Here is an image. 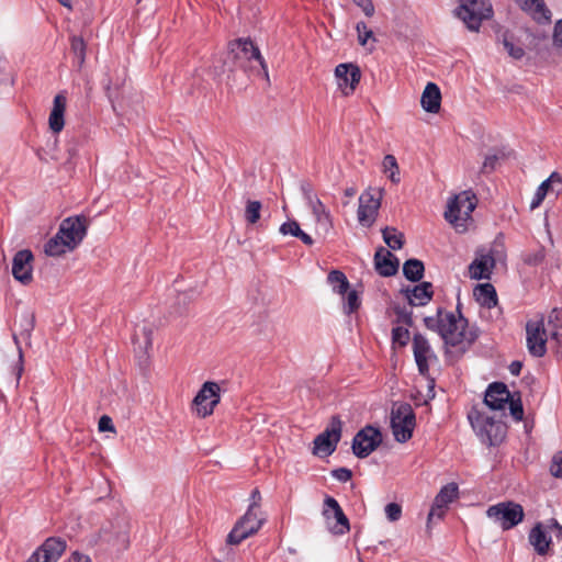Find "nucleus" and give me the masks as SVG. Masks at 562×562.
Returning <instances> with one entry per match:
<instances>
[{
    "mask_svg": "<svg viewBox=\"0 0 562 562\" xmlns=\"http://www.w3.org/2000/svg\"><path fill=\"white\" fill-rule=\"evenodd\" d=\"M307 205L312 210V213L315 216L317 224L322 225L325 231L331 228L333 222L330 213L317 196L308 201Z\"/></svg>",
    "mask_w": 562,
    "mask_h": 562,
    "instance_id": "2f4dec72",
    "label": "nucleus"
},
{
    "mask_svg": "<svg viewBox=\"0 0 562 562\" xmlns=\"http://www.w3.org/2000/svg\"><path fill=\"white\" fill-rule=\"evenodd\" d=\"M382 236L384 243L393 250L401 249L404 245V234L398 233L395 227H384Z\"/></svg>",
    "mask_w": 562,
    "mask_h": 562,
    "instance_id": "c9c22d12",
    "label": "nucleus"
},
{
    "mask_svg": "<svg viewBox=\"0 0 562 562\" xmlns=\"http://www.w3.org/2000/svg\"><path fill=\"white\" fill-rule=\"evenodd\" d=\"M456 15L460 18L471 31H479L484 19L491 18L493 10L488 0H460Z\"/></svg>",
    "mask_w": 562,
    "mask_h": 562,
    "instance_id": "39448f33",
    "label": "nucleus"
},
{
    "mask_svg": "<svg viewBox=\"0 0 562 562\" xmlns=\"http://www.w3.org/2000/svg\"><path fill=\"white\" fill-rule=\"evenodd\" d=\"M401 293L407 299L411 306H425L434 296L432 284L428 281L420 282L413 288H403Z\"/></svg>",
    "mask_w": 562,
    "mask_h": 562,
    "instance_id": "412c9836",
    "label": "nucleus"
},
{
    "mask_svg": "<svg viewBox=\"0 0 562 562\" xmlns=\"http://www.w3.org/2000/svg\"><path fill=\"white\" fill-rule=\"evenodd\" d=\"M300 231V224L295 220L284 222L279 228V232L282 235H292L294 237H297V235L301 234Z\"/></svg>",
    "mask_w": 562,
    "mask_h": 562,
    "instance_id": "603ef678",
    "label": "nucleus"
},
{
    "mask_svg": "<svg viewBox=\"0 0 562 562\" xmlns=\"http://www.w3.org/2000/svg\"><path fill=\"white\" fill-rule=\"evenodd\" d=\"M425 272V266L422 260L416 258L407 259L403 265V274L411 282L422 280Z\"/></svg>",
    "mask_w": 562,
    "mask_h": 562,
    "instance_id": "473e14b6",
    "label": "nucleus"
},
{
    "mask_svg": "<svg viewBox=\"0 0 562 562\" xmlns=\"http://www.w3.org/2000/svg\"><path fill=\"white\" fill-rule=\"evenodd\" d=\"M112 527L117 529L113 536L108 529L103 528L101 530V537L104 541L115 546L117 550L126 549L130 543L127 525L122 521H116Z\"/></svg>",
    "mask_w": 562,
    "mask_h": 562,
    "instance_id": "393cba45",
    "label": "nucleus"
},
{
    "mask_svg": "<svg viewBox=\"0 0 562 562\" xmlns=\"http://www.w3.org/2000/svg\"><path fill=\"white\" fill-rule=\"evenodd\" d=\"M468 419L480 440L490 446H499L507 435V425L502 420L485 416L477 409L468 414Z\"/></svg>",
    "mask_w": 562,
    "mask_h": 562,
    "instance_id": "7ed1b4c3",
    "label": "nucleus"
},
{
    "mask_svg": "<svg viewBox=\"0 0 562 562\" xmlns=\"http://www.w3.org/2000/svg\"><path fill=\"white\" fill-rule=\"evenodd\" d=\"M347 296L344 299V312L348 315L357 312L361 305V300L356 290H348Z\"/></svg>",
    "mask_w": 562,
    "mask_h": 562,
    "instance_id": "a19ab883",
    "label": "nucleus"
},
{
    "mask_svg": "<svg viewBox=\"0 0 562 562\" xmlns=\"http://www.w3.org/2000/svg\"><path fill=\"white\" fill-rule=\"evenodd\" d=\"M476 206V196L472 191H463L454 195L448 203V210L445 212V218L459 226V221H467Z\"/></svg>",
    "mask_w": 562,
    "mask_h": 562,
    "instance_id": "1a4fd4ad",
    "label": "nucleus"
},
{
    "mask_svg": "<svg viewBox=\"0 0 562 562\" xmlns=\"http://www.w3.org/2000/svg\"><path fill=\"white\" fill-rule=\"evenodd\" d=\"M331 476L339 482H348L352 477L351 470L347 468H338L331 471Z\"/></svg>",
    "mask_w": 562,
    "mask_h": 562,
    "instance_id": "13d9d810",
    "label": "nucleus"
},
{
    "mask_svg": "<svg viewBox=\"0 0 562 562\" xmlns=\"http://www.w3.org/2000/svg\"><path fill=\"white\" fill-rule=\"evenodd\" d=\"M497 161H498V156L497 155H488V156H486L484 161H483L481 171L483 173H488V172L493 171L496 168Z\"/></svg>",
    "mask_w": 562,
    "mask_h": 562,
    "instance_id": "052dcab7",
    "label": "nucleus"
},
{
    "mask_svg": "<svg viewBox=\"0 0 562 562\" xmlns=\"http://www.w3.org/2000/svg\"><path fill=\"white\" fill-rule=\"evenodd\" d=\"M551 190H553V187L549 184V181H542L541 184L537 188L530 202V210L539 207Z\"/></svg>",
    "mask_w": 562,
    "mask_h": 562,
    "instance_id": "37998d69",
    "label": "nucleus"
},
{
    "mask_svg": "<svg viewBox=\"0 0 562 562\" xmlns=\"http://www.w3.org/2000/svg\"><path fill=\"white\" fill-rule=\"evenodd\" d=\"M441 92L434 82H428L420 98L423 109L428 113H438L440 110Z\"/></svg>",
    "mask_w": 562,
    "mask_h": 562,
    "instance_id": "a878e982",
    "label": "nucleus"
},
{
    "mask_svg": "<svg viewBox=\"0 0 562 562\" xmlns=\"http://www.w3.org/2000/svg\"><path fill=\"white\" fill-rule=\"evenodd\" d=\"M252 530L254 529L251 528L245 529L243 526L236 522L231 532L227 535L226 546L220 550V554H223V557L218 559V562H234L229 557L231 549L228 546L239 544L243 540L251 536Z\"/></svg>",
    "mask_w": 562,
    "mask_h": 562,
    "instance_id": "b1692460",
    "label": "nucleus"
},
{
    "mask_svg": "<svg viewBox=\"0 0 562 562\" xmlns=\"http://www.w3.org/2000/svg\"><path fill=\"white\" fill-rule=\"evenodd\" d=\"M384 512L390 521H397L402 516V506L397 503H389Z\"/></svg>",
    "mask_w": 562,
    "mask_h": 562,
    "instance_id": "864d4df0",
    "label": "nucleus"
},
{
    "mask_svg": "<svg viewBox=\"0 0 562 562\" xmlns=\"http://www.w3.org/2000/svg\"><path fill=\"white\" fill-rule=\"evenodd\" d=\"M70 50L77 59L80 69L86 60L87 44L81 36L72 35L70 37Z\"/></svg>",
    "mask_w": 562,
    "mask_h": 562,
    "instance_id": "e433bc0d",
    "label": "nucleus"
},
{
    "mask_svg": "<svg viewBox=\"0 0 562 562\" xmlns=\"http://www.w3.org/2000/svg\"><path fill=\"white\" fill-rule=\"evenodd\" d=\"M409 330L403 326H396L392 329V341L397 344L400 347H405L409 341Z\"/></svg>",
    "mask_w": 562,
    "mask_h": 562,
    "instance_id": "a18cd8bd",
    "label": "nucleus"
},
{
    "mask_svg": "<svg viewBox=\"0 0 562 562\" xmlns=\"http://www.w3.org/2000/svg\"><path fill=\"white\" fill-rule=\"evenodd\" d=\"M390 423L394 439L401 443L407 442L412 438L416 425V416L411 404L394 405Z\"/></svg>",
    "mask_w": 562,
    "mask_h": 562,
    "instance_id": "20e7f679",
    "label": "nucleus"
},
{
    "mask_svg": "<svg viewBox=\"0 0 562 562\" xmlns=\"http://www.w3.org/2000/svg\"><path fill=\"white\" fill-rule=\"evenodd\" d=\"M382 441L381 430L372 425H367L355 435L351 443L352 453L359 459H364L376 450Z\"/></svg>",
    "mask_w": 562,
    "mask_h": 562,
    "instance_id": "9d476101",
    "label": "nucleus"
},
{
    "mask_svg": "<svg viewBox=\"0 0 562 562\" xmlns=\"http://www.w3.org/2000/svg\"><path fill=\"white\" fill-rule=\"evenodd\" d=\"M66 562H91L88 555L74 552Z\"/></svg>",
    "mask_w": 562,
    "mask_h": 562,
    "instance_id": "338daca9",
    "label": "nucleus"
},
{
    "mask_svg": "<svg viewBox=\"0 0 562 562\" xmlns=\"http://www.w3.org/2000/svg\"><path fill=\"white\" fill-rule=\"evenodd\" d=\"M561 321H562V310L554 307L548 316V325L551 328L562 327Z\"/></svg>",
    "mask_w": 562,
    "mask_h": 562,
    "instance_id": "4d7b16f0",
    "label": "nucleus"
},
{
    "mask_svg": "<svg viewBox=\"0 0 562 562\" xmlns=\"http://www.w3.org/2000/svg\"><path fill=\"white\" fill-rule=\"evenodd\" d=\"M503 46L510 57L514 59H521L525 55V50L521 46L515 45L507 35L503 37Z\"/></svg>",
    "mask_w": 562,
    "mask_h": 562,
    "instance_id": "de8ad7c7",
    "label": "nucleus"
},
{
    "mask_svg": "<svg viewBox=\"0 0 562 562\" xmlns=\"http://www.w3.org/2000/svg\"><path fill=\"white\" fill-rule=\"evenodd\" d=\"M550 337L552 340H555L558 344L562 342V327L551 328Z\"/></svg>",
    "mask_w": 562,
    "mask_h": 562,
    "instance_id": "774afa93",
    "label": "nucleus"
},
{
    "mask_svg": "<svg viewBox=\"0 0 562 562\" xmlns=\"http://www.w3.org/2000/svg\"><path fill=\"white\" fill-rule=\"evenodd\" d=\"M327 282L331 285L335 293L342 296L350 288V283L346 274L340 270H331L327 276Z\"/></svg>",
    "mask_w": 562,
    "mask_h": 562,
    "instance_id": "f704fd0d",
    "label": "nucleus"
},
{
    "mask_svg": "<svg viewBox=\"0 0 562 562\" xmlns=\"http://www.w3.org/2000/svg\"><path fill=\"white\" fill-rule=\"evenodd\" d=\"M135 351L146 353L153 346V328L150 325H137L132 337Z\"/></svg>",
    "mask_w": 562,
    "mask_h": 562,
    "instance_id": "cd10ccee",
    "label": "nucleus"
},
{
    "mask_svg": "<svg viewBox=\"0 0 562 562\" xmlns=\"http://www.w3.org/2000/svg\"><path fill=\"white\" fill-rule=\"evenodd\" d=\"M495 260L492 256H484L481 259L473 260L469 266L470 278L473 280L490 279L491 269Z\"/></svg>",
    "mask_w": 562,
    "mask_h": 562,
    "instance_id": "c756f323",
    "label": "nucleus"
},
{
    "mask_svg": "<svg viewBox=\"0 0 562 562\" xmlns=\"http://www.w3.org/2000/svg\"><path fill=\"white\" fill-rule=\"evenodd\" d=\"M424 324L427 329L436 331L446 347L445 353H450L449 348H454L460 356L464 355L477 340L480 330L476 326L469 325V319L462 313L457 316L453 312L437 308L436 316H426Z\"/></svg>",
    "mask_w": 562,
    "mask_h": 562,
    "instance_id": "f257e3e1",
    "label": "nucleus"
},
{
    "mask_svg": "<svg viewBox=\"0 0 562 562\" xmlns=\"http://www.w3.org/2000/svg\"><path fill=\"white\" fill-rule=\"evenodd\" d=\"M459 495V487L456 483H448L443 485L439 493L436 495L431 508L428 513V525L436 517L442 519L448 505L452 503Z\"/></svg>",
    "mask_w": 562,
    "mask_h": 562,
    "instance_id": "dca6fc26",
    "label": "nucleus"
},
{
    "mask_svg": "<svg viewBox=\"0 0 562 562\" xmlns=\"http://www.w3.org/2000/svg\"><path fill=\"white\" fill-rule=\"evenodd\" d=\"M66 103V97L60 93L54 98L53 109L48 119L49 127L54 133H59L64 128Z\"/></svg>",
    "mask_w": 562,
    "mask_h": 562,
    "instance_id": "bb28decb",
    "label": "nucleus"
},
{
    "mask_svg": "<svg viewBox=\"0 0 562 562\" xmlns=\"http://www.w3.org/2000/svg\"><path fill=\"white\" fill-rule=\"evenodd\" d=\"M341 432L342 422L339 416L335 415L330 418L325 430L315 437L313 453L318 457H329L333 454L340 441Z\"/></svg>",
    "mask_w": 562,
    "mask_h": 562,
    "instance_id": "6e6552de",
    "label": "nucleus"
},
{
    "mask_svg": "<svg viewBox=\"0 0 562 562\" xmlns=\"http://www.w3.org/2000/svg\"><path fill=\"white\" fill-rule=\"evenodd\" d=\"M509 407V414L516 422H521L524 418V406L521 402V396L519 392H515L512 394V400L507 402Z\"/></svg>",
    "mask_w": 562,
    "mask_h": 562,
    "instance_id": "58836bf2",
    "label": "nucleus"
},
{
    "mask_svg": "<svg viewBox=\"0 0 562 562\" xmlns=\"http://www.w3.org/2000/svg\"><path fill=\"white\" fill-rule=\"evenodd\" d=\"M473 294L480 305L492 308L497 304L496 290L491 283H481L474 288Z\"/></svg>",
    "mask_w": 562,
    "mask_h": 562,
    "instance_id": "7c9ffc66",
    "label": "nucleus"
},
{
    "mask_svg": "<svg viewBox=\"0 0 562 562\" xmlns=\"http://www.w3.org/2000/svg\"><path fill=\"white\" fill-rule=\"evenodd\" d=\"M35 327V313L33 311H25L21 315L20 322V336L30 340L32 331Z\"/></svg>",
    "mask_w": 562,
    "mask_h": 562,
    "instance_id": "4c0bfd02",
    "label": "nucleus"
},
{
    "mask_svg": "<svg viewBox=\"0 0 562 562\" xmlns=\"http://www.w3.org/2000/svg\"><path fill=\"white\" fill-rule=\"evenodd\" d=\"M393 311L394 314L396 315V324H404L407 327H412L414 325L412 310H408L405 306L396 304L393 306Z\"/></svg>",
    "mask_w": 562,
    "mask_h": 562,
    "instance_id": "79ce46f5",
    "label": "nucleus"
},
{
    "mask_svg": "<svg viewBox=\"0 0 562 562\" xmlns=\"http://www.w3.org/2000/svg\"><path fill=\"white\" fill-rule=\"evenodd\" d=\"M353 3L361 8V10L363 11V13L367 15V16H372L375 12V9H374V5L372 3V0H352Z\"/></svg>",
    "mask_w": 562,
    "mask_h": 562,
    "instance_id": "bf43d9fd",
    "label": "nucleus"
},
{
    "mask_svg": "<svg viewBox=\"0 0 562 562\" xmlns=\"http://www.w3.org/2000/svg\"><path fill=\"white\" fill-rule=\"evenodd\" d=\"M550 472L554 477H562V450L554 453L550 465Z\"/></svg>",
    "mask_w": 562,
    "mask_h": 562,
    "instance_id": "5fc2aeb1",
    "label": "nucleus"
},
{
    "mask_svg": "<svg viewBox=\"0 0 562 562\" xmlns=\"http://www.w3.org/2000/svg\"><path fill=\"white\" fill-rule=\"evenodd\" d=\"M57 233L69 244V249L74 250L87 234V218L85 216L65 218Z\"/></svg>",
    "mask_w": 562,
    "mask_h": 562,
    "instance_id": "ddd939ff",
    "label": "nucleus"
},
{
    "mask_svg": "<svg viewBox=\"0 0 562 562\" xmlns=\"http://www.w3.org/2000/svg\"><path fill=\"white\" fill-rule=\"evenodd\" d=\"M69 249V244L57 233L54 237L49 238L44 245V251L47 256L58 257Z\"/></svg>",
    "mask_w": 562,
    "mask_h": 562,
    "instance_id": "72a5a7b5",
    "label": "nucleus"
},
{
    "mask_svg": "<svg viewBox=\"0 0 562 562\" xmlns=\"http://www.w3.org/2000/svg\"><path fill=\"white\" fill-rule=\"evenodd\" d=\"M526 336L529 353L536 358L543 357L547 352V333L543 316L539 321L527 322Z\"/></svg>",
    "mask_w": 562,
    "mask_h": 562,
    "instance_id": "f8f14e48",
    "label": "nucleus"
},
{
    "mask_svg": "<svg viewBox=\"0 0 562 562\" xmlns=\"http://www.w3.org/2000/svg\"><path fill=\"white\" fill-rule=\"evenodd\" d=\"M335 75L339 79V87L346 95L355 91L361 79L360 68L353 64H339L335 69Z\"/></svg>",
    "mask_w": 562,
    "mask_h": 562,
    "instance_id": "aec40b11",
    "label": "nucleus"
},
{
    "mask_svg": "<svg viewBox=\"0 0 562 562\" xmlns=\"http://www.w3.org/2000/svg\"><path fill=\"white\" fill-rule=\"evenodd\" d=\"M99 430L100 431H114V425L112 418L108 415H103L99 419Z\"/></svg>",
    "mask_w": 562,
    "mask_h": 562,
    "instance_id": "e2e57ef3",
    "label": "nucleus"
},
{
    "mask_svg": "<svg viewBox=\"0 0 562 562\" xmlns=\"http://www.w3.org/2000/svg\"><path fill=\"white\" fill-rule=\"evenodd\" d=\"M33 254L29 249L19 250L12 260V274L14 279L24 285L31 283Z\"/></svg>",
    "mask_w": 562,
    "mask_h": 562,
    "instance_id": "a211bd4d",
    "label": "nucleus"
},
{
    "mask_svg": "<svg viewBox=\"0 0 562 562\" xmlns=\"http://www.w3.org/2000/svg\"><path fill=\"white\" fill-rule=\"evenodd\" d=\"M266 518L262 516L260 506L257 504H250L247 512L240 517L237 522L245 529H254L251 536L255 535L263 525Z\"/></svg>",
    "mask_w": 562,
    "mask_h": 562,
    "instance_id": "c85d7f7f",
    "label": "nucleus"
},
{
    "mask_svg": "<svg viewBox=\"0 0 562 562\" xmlns=\"http://www.w3.org/2000/svg\"><path fill=\"white\" fill-rule=\"evenodd\" d=\"M413 353L415 358V362L420 375L428 380V397H435V379L429 375V363L430 359H437V356L431 349V346L428 339L416 333L413 336Z\"/></svg>",
    "mask_w": 562,
    "mask_h": 562,
    "instance_id": "0eeeda50",
    "label": "nucleus"
},
{
    "mask_svg": "<svg viewBox=\"0 0 562 562\" xmlns=\"http://www.w3.org/2000/svg\"><path fill=\"white\" fill-rule=\"evenodd\" d=\"M382 192L376 190L374 193L366 191L359 196L358 221L363 226L370 227L374 223L379 209L381 206Z\"/></svg>",
    "mask_w": 562,
    "mask_h": 562,
    "instance_id": "4468645a",
    "label": "nucleus"
},
{
    "mask_svg": "<svg viewBox=\"0 0 562 562\" xmlns=\"http://www.w3.org/2000/svg\"><path fill=\"white\" fill-rule=\"evenodd\" d=\"M544 257H546L544 249L539 248L538 250H536L533 252L525 254L522 257V260L528 266L537 267L543 262Z\"/></svg>",
    "mask_w": 562,
    "mask_h": 562,
    "instance_id": "09e8293b",
    "label": "nucleus"
},
{
    "mask_svg": "<svg viewBox=\"0 0 562 562\" xmlns=\"http://www.w3.org/2000/svg\"><path fill=\"white\" fill-rule=\"evenodd\" d=\"M512 394L504 382H493L485 391L484 404L494 411L504 409L507 402L512 400Z\"/></svg>",
    "mask_w": 562,
    "mask_h": 562,
    "instance_id": "6ab92c4d",
    "label": "nucleus"
},
{
    "mask_svg": "<svg viewBox=\"0 0 562 562\" xmlns=\"http://www.w3.org/2000/svg\"><path fill=\"white\" fill-rule=\"evenodd\" d=\"M301 191L303 193V196H304L306 203L316 198V195L313 193V188H312L311 183L307 181H304L301 183Z\"/></svg>",
    "mask_w": 562,
    "mask_h": 562,
    "instance_id": "69168bd1",
    "label": "nucleus"
},
{
    "mask_svg": "<svg viewBox=\"0 0 562 562\" xmlns=\"http://www.w3.org/2000/svg\"><path fill=\"white\" fill-rule=\"evenodd\" d=\"M124 80L125 79L123 78L122 81H120V82L117 81V82L113 83L112 79L109 78L106 83L104 85L105 94H106L109 101L111 102L113 109L115 108L114 106L115 101L120 98V89L123 86Z\"/></svg>",
    "mask_w": 562,
    "mask_h": 562,
    "instance_id": "c03bdc74",
    "label": "nucleus"
},
{
    "mask_svg": "<svg viewBox=\"0 0 562 562\" xmlns=\"http://www.w3.org/2000/svg\"><path fill=\"white\" fill-rule=\"evenodd\" d=\"M528 541L533 547L537 554L541 557L548 554L552 542V536H550L543 521L536 522L530 529Z\"/></svg>",
    "mask_w": 562,
    "mask_h": 562,
    "instance_id": "4be33fe9",
    "label": "nucleus"
},
{
    "mask_svg": "<svg viewBox=\"0 0 562 562\" xmlns=\"http://www.w3.org/2000/svg\"><path fill=\"white\" fill-rule=\"evenodd\" d=\"M553 44L558 49L562 52V19L559 20L554 25Z\"/></svg>",
    "mask_w": 562,
    "mask_h": 562,
    "instance_id": "680f3d73",
    "label": "nucleus"
},
{
    "mask_svg": "<svg viewBox=\"0 0 562 562\" xmlns=\"http://www.w3.org/2000/svg\"><path fill=\"white\" fill-rule=\"evenodd\" d=\"M256 60L259 63L263 71L267 74V65L260 54L259 48L250 38H237L228 44V50L224 65L229 71L235 69H247V63Z\"/></svg>",
    "mask_w": 562,
    "mask_h": 562,
    "instance_id": "f03ea898",
    "label": "nucleus"
},
{
    "mask_svg": "<svg viewBox=\"0 0 562 562\" xmlns=\"http://www.w3.org/2000/svg\"><path fill=\"white\" fill-rule=\"evenodd\" d=\"M486 515L503 530H509L519 525L525 518L524 507L513 501L501 502L487 508Z\"/></svg>",
    "mask_w": 562,
    "mask_h": 562,
    "instance_id": "423d86ee",
    "label": "nucleus"
},
{
    "mask_svg": "<svg viewBox=\"0 0 562 562\" xmlns=\"http://www.w3.org/2000/svg\"><path fill=\"white\" fill-rule=\"evenodd\" d=\"M196 293L193 290L184 291L178 294L177 304L180 306L177 312L182 314L186 312L187 306L195 299Z\"/></svg>",
    "mask_w": 562,
    "mask_h": 562,
    "instance_id": "49530a36",
    "label": "nucleus"
},
{
    "mask_svg": "<svg viewBox=\"0 0 562 562\" xmlns=\"http://www.w3.org/2000/svg\"><path fill=\"white\" fill-rule=\"evenodd\" d=\"M356 31L358 33V42L361 46H364L369 38H373L375 41L373 37V32L368 29L363 21L357 23Z\"/></svg>",
    "mask_w": 562,
    "mask_h": 562,
    "instance_id": "8fccbe9b",
    "label": "nucleus"
},
{
    "mask_svg": "<svg viewBox=\"0 0 562 562\" xmlns=\"http://www.w3.org/2000/svg\"><path fill=\"white\" fill-rule=\"evenodd\" d=\"M550 536H553L557 541H562V525L555 518H549L543 521Z\"/></svg>",
    "mask_w": 562,
    "mask_h": 562,
    "instance_id": "3c124183",
    "label": "nucleus"
},
{
    "mask_svg": "<svg viewBox=\"0 0 562 562\" xmlns=\"http://www.w3.org/2000/svg\"><path fill=\"white\" fill-rule=\"evenodd\" d=\"M66 548L65 539L49 537L32 553L26 562H57Z\"/></svg>",
    "mask_w": 562,
    "mask_h": 562,
    "instance_id": "2eb2a0df",
    "label": "nucleus"
},
{
    "mask_svg": "<svg viewBox=\"0 0 562 562\" xmlns=\"http://www.w3.org/2000/svg\"><path fill=\"white\" fill-rule=\"evenodd\" d=\"M261 202L248 200L245 209V220L249 224H256L260 218Z\"/></svg>",
    "mask_w": 562,
    "mask_h": 562,
    "instance_id": "ea45409f",
    "label": "nucleus"
},
{
    "mask_svg": "<svg viewBox=\"0 0 562 562\" xmlns=\"http://www.w3.org/2000/svg\"><path fill=\"white\" fill-rule=\"evenodd\" d=\"M221 387L216 382L206 381L192 402L193 409L198 416L206 417L213 414L215 406L220 403Z\"/></svg>",
    "mask_w": 562,
    "mask_h": 562,
    "instance_id": "9b49d317",
    "label": "nucleus"
},
{
    "mask_svg": "<svg viewBox=\"0 0 562 562\" xmlns=\"http://www.w3.org/2000/svg\"><path fill=\"white\" fill-rule=\"evenodd\" d=\"M383 168H384L385 172L392 171V170H396L397 171L398 170V165H397L396 158L393 155H386L383 158Z\"/></svg>",
    "mask_w": 562,
    "mask_h": 562,
    "instance_id": "0e129e2a",
    "label": "nucleus"
},
{
    "mask_svg": "<svg viewBox=\"0 0 562 562\" xmlns=\"http://www.w3.org/2000/svg\"><path fill=\"white\" fill-rule=\"evenodd\" d=\"M324 517L329 520L331 517L335 518V526L330 527L331 531L336 535H344L349 531V520L345 515L339 503L331 496L326 495L324 499Z\"/></svg>",
    "mask_w": 562,
    "mask_h": 562,
    "instance_id": "f3484780",
    "label": "nucleus"
},
{
    "mask_svg": "<svg viewBox=\"0 0 562 562\" xmlns=\"http://www.w3.org/2000/svg\"><path fill=\"white\" fill-rule=\"evenodd\" d=\"M524 9L533 11L535 13H550V11L546 9L543 0H526Z\"/></svg>",
    "mask_w": 562,
    "mask_h": 562,
    "instance_id": "6e6d98bb",
    "label": "nucleus"
},
{
    "mask_svg": "<svg viewBox=\"0 0 562 562\" xmlns=\"http://www.w3.org/2000/svg\"><path fill=\"white\" fill-rule=\"evenodd\" d=\"M374 266L382 277H392L398 271V259L387 249L380 247L374 255Z\"/></svg>",
    "mask_w": 562,
    "mask_h": 562,
    "instance_id": "5701e85b",
    "label": "nucleus"
}]
</instances>
